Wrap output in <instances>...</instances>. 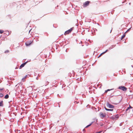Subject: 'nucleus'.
<instances>
[{"label": "nucleus", "mask_w": 133, "mask_h": 133, "mask_svg": "<svg viewBox=\"0 0 133 133\" xmlns=\"http://www.w3.org/2000/svg\"><path fill=\"white\" fill-rule=\"evenodd\" d=\"M107 105L108 107L110 108H114V106L109 104V103H108L107 104Z\"/></svg>", "instance_id": "nucleus-4"}, {"label": "nucleus", "mask_w": 133, "mask_h": 133, "mask_svg": "<svg viewBox=\"0 0 133 133\" xmlns=\"http://www.w3.org/2000/svg\"><path fill=\"white\" fill-rule=\"evenodd\" d=\"M72 28H71L70 29L66 31L64 33V35H66L68 34L69 33H70L72 30Z\"/></svg>", "instance_id": "nucleus-2"}, {"label": "nucleus", "mask_w": 133, "mask_h": 133, "mask_svg": "<svg viewBox=\"0 0 133 133\" xmlns=\"http://www.w3.org/2000/svg\"><path fill=\"white\" fill-rule=\"evenodd\" d=\"M1 36H0V38H1Z\"/></svg>", "instance_id": "nucleus-27"}, {"label": "nucleus", "mask_w": 133, "mask_h": 133, "mask_svg": "<svg viewBox=\"0 0 133 133\" xmlns=\"http://www.w3.org/2000/svg\"><path fill=\"white\" fill-rule=\"evenodd\" d=\"M27 76V75L25 76L23 78H22V80H23L24 79L26 78Z\"/></svg>", "instance_id": "nucleus-13"}, {"label": "nucleus", "mask_w": 133, "mask_h": 133, "mask_svg": "<svg viewBox=\"0 0 133 133\" xmlns=\"http://www.w3.org/2000/svg\"><path fill=\"white\" fill-rule=\"evenodd\" d=\"M108 51V50H107L103 52L101 54L98 56V57H100L102 54H104V53H105L107 52Z\"/></svg>", "instance_id": "nucleus-10"}, {"label": "nucleus", "mask_w": 133, "mask_h": 133, "mask_svg": "<svg viewBox=\"0 0 133 133\" xmlns=\"http://www.w3.org/2000/svg\"><path fill=\"white\" fill-rule=\"evenodd\" d=\"M112 118L115 119H117L118 118V116L117 115L114 116L112 117Z\"/></svg>", "instance_id": "nucleus-7"}, {"label": "nucleus", "mask_w": 133, "mask_h": 133, "mask_svg": "<svg viewBox=\"0 0 133 133\" xmlns=\"http://www.w3.org/2000/svg\"><path fill=\"white\" fill-rule=\"evenodd\" d=\"M4 89V88H0V92H1V91L3 90Z\"/></svg>", "instance_id": "nucleus-18"}, {"label": "nucleus", "mask_w": 133, "mask_h": 133, "mask_svg": "<svg viewBox=\"0 0 133 133\" xmlns=\"http://www.w3.org/2000/svg\"><path fill=\"white\" fill-rule=\"evenodd\" d=\"M9 52V51L8 50H6L5 52V53H8Z\"/></svg>", "instance_id": "nucleus-20"}, {"label": "nucleus", "mask_w": 133, "mask_h": 133, "mask_svg": "<svg viewBox=\"0 0 133 133\" xmlns=\"http://www.w3.org/2000/svg\"><path fill=\"white\" fill-rule=\"evenodd\" d=\"M90 3V2L89 1H87L84 3L83 4L84 7H86L87 6H88Z\"/></svg>", "instance_id": "nucleus-3"}, {"label": "nucleus", "mask_w": 133, "mask_h": 133, "mask_svg": "<svg viewBox=\"0 0 133 133\" xmlns=\"http://www.w3.org/2000/svg\"><path fill=\"white\" fill-rule=\"evenodd\" d=\"M31 43V42H27L25 43V45L27 46H28L30 45Z\"/></svg>", "instance_id": "nucleus-8"}, {"label": "nucleus", "mask_w": 133, "mask_h": 133, "mask_svg": "<svg viewBox=\"0 0 133 133\" xmlns=\"http://www.w3.org/2000/svg\"><path fill=\"white\" fill-rule=\"evenodd\" d=\"M99 115L100 117L102 118H103L105 116V114H103L102 112L100 113Z\"/></svg>", "instance_id": "nucleus-5"}, {"label": "nucleus", "mask_w": 133, "mask_h": 133, "mask_svg": "<svg viewBox=\"0 0 133 133\" xmlns=\"http://www.w3.org/2000/svg\"><path fill=\"white\" fill-rule=\"evenodd\" d=\"M3 105V101H2L0 102V106H2Z\"/></svg>", "instance_id": "nucleus-12"}, {"label": "nucleus", "mask_w": 133, "mask_h": 133, "mask_svg": "<svg viewBox=\"0 0 133 133\" xmlns=\"http://www.w3.org/2000/svg\"><path fill=\"white\" fill-rule=\"evenodd\" d=\"M84 130H85L84 129L83 130V131H84Z\"/></svg>", "instance_id": "nucleus-25"}, {"label": "nucleus", "mask_w": 133, "mask_h": 133, "mask_svg": "<svg viewBox=\"0 0 133 133\" xmlns=\"http://www.w3.org/2000/svg\"><path fill=\"white\" fill-rule=\"evenodd\" d=\"M112 90V89H108L107 90V91H110V90Z\"/></svg>", "instance_id": "nucleus-22"}, {"label": "nucleus", "mask_w": 133, "mask_h": 133, "mask_svg": "<svg viewBox=\"0 0 133 133\" xmlns=\"http://www.w3.org/2000/svg\"><path fill=\"white\" fill-rule=\"evenodd\" d=\"M118 88L119 89L122 90L123 91H126L127 90V88L124 86H119L118 87Z\"/></svg>", "instance_id": "nucleus-1"}, {"label": "nucleus", "mask_w": 133, "mask_h": 133, "mask_svg": "<svg viewBox=\"0 0 133 133\" xmlns=\"http://www.w3.org/2000/svg\"><path fill=\"white\" fill-rule=\"evenodd\" d=\"M108 91H107V90H106L105 92V93H107Z\"/></svg>", "instance_id": "nucleus-23"}, {"label": "nucleus", "mask_w": 133, "mask_h": 133, "mask_svg": "<svg viewBox=\"0 0 133 133\" xmlns=\"http://www.w3.org/2000/svg\"><path fill=\"white\" fill-rule=\"evenodd\" d=\"M3 96V94L2 93H0V97H2Z\"/></svg>", "instance_id": "nucleus-14"}, {"label": "nucleus", "mask_w": 133, "mask_h": 133, "mask_svg": "<svg viewBox=\"0 0 133 133\" xmlns=\"http://www.w3.org/2000/svg\"><path fill=\"white\" fill-rule=\"evenodd\" d=\"M31 30H30L29 31V32H30V31Z\"/></svg>", "instance_id": "nucleus-24"}, {"label": "nucleus", "mask_w": 133, "mask_h": 133, "mask_svg": "<svg viewBox=\"0 0 133 133\" xmlns=\"http://www.w3.org/2000/svg\"><path fill=\"white\" fill-rule=\"evenodd\" d=\"M125 36V34L123 36H122L121 37V39H122Z\"/></svg>", "instance_id": "nucleus-16"}, {"label": "nucleus", "mask_w": 133, "mask_h": 133, "mask_svg": "<svg viewBox=\"0 0 133 133\" xmlns=\"http://www.w3.org/2000/svg\"><path fill=\"white\" fill-rule=\"evenodd\" d=\"M9 96L8 94L6 95L4 97V98L6 99H7L9 98Z\"/></svg>", "instance_id": "nucleus-11"}, {"label": "nucleus", "mask_w": 133, "mask_h": 133, "mask_svg": "<svg viewBox=\"0 0 133 133\" xmlns=\"http://www.w3.org/2000/svg\"><path fill=\"white\" fill-rule=\"evenodd\" d=\"M4 32V31L3 30H0V34H2Z\"/></svg>", "instance_id": "nucleus-15"}, {"label": "nucleus", "mask_w": 133, "mask_h": 133, "mask_svg": "<svg viewBox=\"0 0 133 133\" xmlns=\"http://www.w3.org/2000/svg\"><path fill=\"white\" fill-rule=\"evenodd\" d=\"M27 63V62H26L21 64V65H20V66L19 67V69H21Z\"/></svg>", "instance_id": "nucleus-6"}, {"label": "nucleus", "mask_w": 133, "mask_h": 133, "mask_svg": "<svg viewBox=\"0 0 133 133\" xmlns=\"http://www.w3.org/2000/svg\"><path fill=\"white\" fill-rule=\"evenodd\" d=\"M129 30V29L127 31H128V30Z\"/></svg>", "instance_id": "nucleus-26"}, {"label": "nucleus", "mask_w": 133, "mask_h": 133, "mask_svg": "<svg viewBox=\"0 0 133 133\" xmlns=\"http://www.w3.org/2000/svg\"><path fill=\"white\" fill-rule=\"evenodd\" d=\"M102 132V131H101L99 132H96L95 133H101Z\"/></svg>", "instance_id": "nucleus-21"}, {"label": "nucleus", "mask_w": 133, "mask_h": 133, "mask_svg": "<svg viewBox=\"0 0 133 133\" xmlns=\"http://www.w3.org/2000/svg\"><path fill=\"white\" fill-rule=\"evenodd\" d=\"M104 108L107 111H113V109H107L106 107H104Z\"/></svg>", "instance_id": "nucleus-9"}, {"label": "nucleus", "mask_w": 133, "mask_h": 133, "mask_svg": "<svg viewBox=\"0 0 133 133\" xmlns=\"http://www.w3.org/2000/svg\"><path fill=\"white\" fill-rule=\"evenodd\" d=\"M132 108V107H129V108H128V109H127L126 110V111H128L129 109L130 108Z\"/></svg>", "instance_id": "nucleus-19"}, {"label": "nucleus", "mask_w": 133, "mask_h": 133, "mask_svg": "<svg viewBox=\"0 0 133 133\" xmlns=\"http://www.w3.org/2000/svg\"><path fill=\"white\" fill-rule=\"evenodd\" d=\"M91 124H92V123H91L89 125H88L87 126H86L85 128H88V127H89L90 126Z\"/></svg>", "instance_id": "nucleus-17"}]
</instances>
